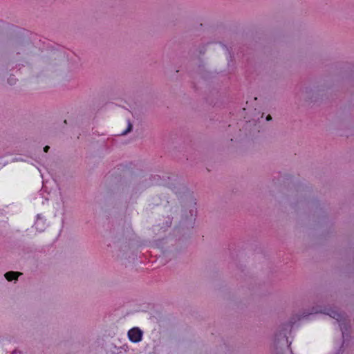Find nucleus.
Masks as SVG:
<instances>
[{
    "mask_svg": "<svg viewBox=\"0 0 354 354\" xmlns=\"http://www.w3.org/2000/svg\"><path fill=\"white\" fill-rule=\"evenodd\" d=\"M8 82L10 84H14L15 82H16V79L12 77H10L8 80Z\"/></svg>",
    "mask_w": 354,
    "mask_h": 354,
    "instance_id": "6",
    "label": "nucleus"
},
{
    "mask_svg": "<svg viewBox=\"0 0 354 354\" xmlns=\"http://www.w3.org/2000/svg\"><path fill=\"white\" fill-rule=\"evenodd\" d=\"M132 129V124H131L130 121H128V127L126 130H124L121 134L122 135H126L129 132H130Z\"/></svg>",
    "mask_w": 354,
    "mask_h": 354,
    "instance_id": "5",
    "label": "nucleus"
},
{
    "mask_svg": "<svg viewBox=\"0 0 354 354\" xmlns=\"http://www.w3.org/2000/svg\"><path fill=\"white\" fill-rule=\"evenodd\" d=\"M272 119L271 116L270 115H268L267 117H266V120H270Z\"/></svg>",
    "mask_w": 354,
    "mask_h": 354,
    "instance_id": "8",
    "label": "nucleus"
},
{
    "mask_svg": "<svg viewBox=\"0 0 354 354\" xmlns=\"http://www.w3.org/2000/svg\"><path fill=\"white\" fill-rule=\"evenodd\" d=\"M50 149V147L48 146H46L44 148V151L45 152H48V149Z\"/></svg>",
    "mask_w": 354,
    "mask_h": 354,
    "instance_id": "7",
    "label": "nucleus"
},
{
    "mask_svg": "<svg viewBox=\"0 0 354 354\" xmlns=\"http://www.w3.org/2000/svg\"><path fill=\"white\" fill-rule=\"evenodd\" d=\"M21 274H22L21 272L11 271L6 272L4 276L8 281H10L17 279Z\"/></svg>",
    "mask_w": 354,
    "mask_h": 354,
    "instance_id": "4",
    "label": "nucleus"
},
{
    "mask_svg": "<svg viewBox=\"0 0 354 354\" xmlns=\"http://www.w3.org/2000/svg\"><path fill=\"white\" fill-rule=\"evenodd\" d=\"M324 313L335 319L339 323L342 337H344L346 331L349 328L347 324L345 322V315L341 312H339L337 309L335 308L327 309V311Z\"/></svg>",
    "mask_w": 354,
    "mask_h": 354,
    "instance_id": "1",
    "label": "nucleus"
},
{
    "mask_svg": "<svg viewBox=\"0 0 354 354\" xmlns=\"http://www.w3.org/2000/svg\"><path fill=\"white\" fill-rule=\"evenodd\" d=\"M35 229L39 232H43L45 228V221L39 214L37 216V220L35 223Z\"/></svg>",
    "mask_w": 354,
    "mask_h": 354,
    "instance_id": "3",
    "label": "nucleus"
},
{
    "mask_svg": "<svg viewBox=\"0 0 354 354\" xmlns=\"http://www.w3.org/2000/svg\"><path fill=\"white\" fill-rule=\"evenodd\" d=\"M128 337L131 342L137 343L142 340V332L138 328H133L129 330Z\"/></svg>",
    "mask_w": 354,
    "mask_h": 354,
    "instance_id": "2",
    "label": "nucleus"
}]
</instances>
